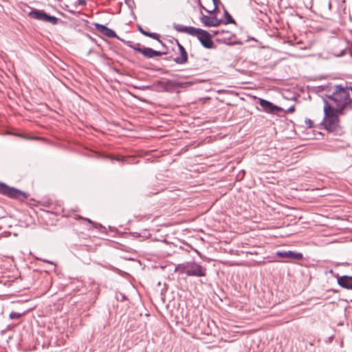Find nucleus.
<instances>
[{
  "instance_id": "1",
  "label": "nucleus",
  "mask_w": 352,
  "mask_h": 352,
  "mask_svg": "<svg viewBox=\"0 0 352 352\" xmlns=\"http://www.w3.org/2000/svg\"><path fill=\"white\" fill-rule=\"evenodd\" d=\"M333 104H330L327 100L324 99V118L322 124L324 128L331 133H337L339 131L340 119L339 116H342L347 111L342 107L340 102L332 101Z\"/></svg>"
},
{
  "instance_id": "2",
  "label": "nucleus",
  "mask_w": 352,
  "mask_h": 352,
  "mask_svg": "<svg viewBox=\"0 0 352 352\" xmlns=\"http://www.w3.org/2000/svg\"><path fill=\"white\" fill-rule=\"evenodd\" d=\"M328 98L331 101L340 102L342 109L344 108L347 111L352 110V98H350L348 86L336 85L332 94Z\"/></svg>"
},
{
  "instance_id": "3",
  "label": "nucleus",
  "mask_w": 352,
  "mask_h": 352,
  "mask_svg": "<svg viewBox=\"0 0 352 352\" xmlns=\"http://www.w3.org/2000/svg\"><path fill=\"white\" fill-rule=\"evenodd\" d=\"M175 272L186 274L188 276L204 277L206 275V269L195 261L177 265L175 267Z\"/></svg>"
},
{
  "instance_id": "4",
  "label": "nucleus",
  "mask_w": 352,
  "mask_h": 352,
  "mask_svg": "<svg viewBox=\"0 0 352 352\" xmlns=\"http://www.w3.org/2000/svg\"><path fill=\"white\" fill-rule=\"evenodd\" d=\"M0 194L12 199H25L28 197V195L25 192L2 182L0 183Z\"/></svg>"
},
{
  "instance_id": "5",
  "label": "nucleus",
  "mask_w": 352,
  "mask_h": 352,
  "mask_svg": "<svg viewBox=\"0 0 352 352\" xmlns=\"http://www.w3.org/2000/svg\"><path fill=\"white\" fill-rule=\"evenodd\" d=\"M0 194L12 199H25L28 197V195L25 192L2 182L0 183Z\"/></svg>"
},
{
  "instance_id": "6",
  "label": "nucleus",
  "mask_w": 352,
  "mask_h": 352,
  "mask_svg": "<svg viewBox=\"0 0 352 352\" xmlns=\"http://www.w3.org/2000/svg\"><path fill=\"white\" fill-rule=\"evenodd\" d=\"M195 30L192 36H196L205 48L212 49L214 47L212 35L209 32L206 30L196 28H195Z\"/></svg>"
},
{
  "instance_id": "7",
  "label": "nucleus",
  "mask_w": 352,
  "mask_h": 352,
  "mask_svg": "<svg viewBox=\"0 0 352 352\" xmlns=\"http://www.w3.org/2000/svg\"><path fill=\"white\" fill-rule=\"evenodd\" d=\"M160 86L165 91L173 92L177 88H183L186 86L191 85L190 82H177L175 80H167L160 82Z\"/></svg>"
},
{
  "instance_id": "8",
  "label": "nucleus",
  "mask_w": 352,
  "mask_h": 352,
  "mask_svg": "<svg viewBox=\"0 0 352 352\" xmlns=\"http://www.w3.org/2000/svg\"><path fill=\"white\" fill-rule=\"evenodd\" d=\"M259 104L263 108V110L268 113L276 114L279 112L283 111V109L276 105H274L271 102L265 99H259Z\"/></svg>"
},
{
  "instance_id": "9",
  "label": "nucleus",
  "mask_w": 352,
  "mask_h": 352,
  "mask_svg": "<svg viewBox=\"0 0 352 352\" xmlns=\"http://www.w3.org/2000/svg\"><path fill=\"white\" fill-rule=\"evenodd\" d=\"M134 50L142 54L144 56L148 58H151L155 56H160L162 54H166V52H160L154 50L152 48L150 47H133Z\"/></svg>"
},
{
  "instance_id": "10",
  "label": "nucleus",
  "mask_w": 352,
  "mask_h": 352,
  "mask_svg": "<svg viewBox=\"0 0 352 352\" xmlns=\"http://www.w3.org/2000/svg\"><path fill=\"white\" fill-rule=\"evenodd\" d=\"M234 37H235V34L234 33L228 30H222L221 36L217 38V41L219 43H226L228 45H241L242 43L239 41L228 42V41H230Z\"/></svg>"
},
{
  "instance_id": "11",
  "label": "nucleus",
  "mask_w": 352,
  "mask_h": 352,
  "mask_svg": "<svg viewBox=\"0 0 352 352\" xmlns=\"http://www.w3.org/2000/svg\"><path fill=\"white\" fill-rule=\"evenodd\" d=\"M200 21L206 27H217L223 21L221 19H219L217 17H210L207 15H204L201 12Z\"/></svg>"
},
{
  "instance_id": "12",
  "label": "nucleus",
  "mask_w": 352,
  "mask_h": 352,
  "mask_svg": "<svg viewBox=\"0 0 352 352\" xmlns=\"http://www.w3.org/2000/svg\"><path fill=\"white\" fill-rule=\"evenodd\" d=\"M276 255L280 258H287L292 260H301L303 256L301 253L289 251H277Z\"/></svg>"
},
{
  "instance_id": "13",
  "label": "nucleus",
  "mask_w": 352,
  "mask_h": 352,
  "mask_svg": "<svg viewBox=\"0 0 352 352\" xmlns=\"http://www.w3.org/2000/svg\"><path fill=\"white\" fill-rule=\"evenodd\" d=\"M177 44L179 47L180 52V56H177L174 58V61L177 64H184L188 61V54L182 45H181L177 41Z\"/></svg>"
},
{
  "instance_id": "14",
  "label": "nucleus",
  "mask_w": 352,
  "mask_h": 352,
  "mask_svg": "<svg viewBox=\"0 0 352 352\" xmlns=\"http://www.w3.org/2000/svg\"><path fill=\"white\" fill-rule=\"evenodd\" d=\"M95 27L98 32L105 35L106 36H108L109 38H114L117 36L116 32L113 30L107 28L104 25L96 23Z\"/></svg>"
},
{
  "instance_id": "15",
  "label": "nucleus",
  "mask_w": 352,
  "mask_h": 352,
  "mask_svg": "<svg viewBox=\"0 0 352 352\" xmlns=\"http://www.w3.org/2000/svg\"><path fill=\"white\" fill-rule=\"evenodd\" d=\"M338 285L346 289H352V276H342L338 278Z\"/></svg>"
},
{
  "instance_id": "16",
  "label": "nucleus",
  "mask_w": 352,
  "mask_h": 352,
  "mask_svg": "<svg viewBox=\"0 0 352 352\" xmlns=\"http://www.w3.org/2000/svg\"><path fill=\"white\" fill-rule=\"evenodd\" d=\"M173 28L179 32H184L191 36L193 34V32L195 31L194 27L183 26L182 25L177 23L173 24Z\"/></svg>"
},
{
  "instance_id": "17",
  "label": "nucleus",
  "mask_w": 352,
  "mask_h": 352,
  "mask_svg": "<svg viewBox=\"0 0 352 352\" xmlns=\"http://www.w3.org/2000/svg\"><path fill=\"white\" fill-rule=\"evenodd\" d=\"M46 12L43 10L34 9L29 13V16L33 19L44 21Z\"/></svg>"
},
{
  "instance_id": "18",
  "label": "nucleus",
  "mask_w": 352,
  "mask_h": 352,
  "mask_svg": "<svg viewBox=\"0 0 352 352\" xmlns=\"http://www.w3.org/2000/svg\"><path fill=\"white\" fill-rule=\"evenodd\" d=\"M224 16L226 18V21L224 22L225 24L236 23L235 21L233 19L230 14L226 9H224Z\"/></svg>"
},
{
  "instance_id": "19",
  "label": "nucleus",
  "mask_w": 352,
  "mask_h": 352,
  "mask_svg": "<svg viewBox=\"0 0 352 352\" xmlns=\"http://www.w3.org/2000/svg\"><path fill=\"white\" fill-rule=\"evenodd\" d=\"M58 21V19L56 17H55L54 16L49 15L46 13V15L45 17V21H44L45 22H49L53 25H56V24H57Z\"/></svg>"
},
{
  "instance_id": "20",
  "label": "nucleus",
  "mask_w": 352,
  "mask_h": 352,
  "mask_svg": "<svg viewBox=\"0 0 352 352\" xmlns=\"http://www.w3.org/2000/svg\"><path fill=\"white\" fill-rule=\"evenodd\" d=\"M146 36L152 38L155 40H157L159 43H160L162 45H164L162 41L160 39V34L155 33V32H148L146 34Z\"/></svg>"
},
{
  "instance_id": "21",
  "label": "nucleus",
  "mask_w": 352,
  "mask_h": 352,
  "mask_svg": "<svg viewBox=\"0 0 352 352\" xmlns=\"http://www.w3.org/2000/svg\"><path fill=\"white\" fill-rule=\"evenodd\" d=\"M21 316H22V314L12 311L10 314V318L12 320L19 319V318H21Z\"/></svg>"
},
{
  "instance_id": "22",
  "label": "nucleus",
  "mask_w": 352,
  "mask_h": 352,
  "mask_svg": "<svg viewBox=\"0 0 352 352\" xmlns=\"http://www.w3.org/2000/svg\"><path fill=\"white\" fill-rule=\"evenodd\" d=\"M206 12H207L209 14H216V12L218 11V7L216 5V6H214V9L212 10H207L205 7L204 8H203Z\"/></svg>"
},
{
  "instance_id": "23",
  "label": "nucleus",
  "mask_w": 352,
  "mask_h": 352,
  "mask_svg": "<svg viewBox=\"0 0 352 352\" xmlns=\"http://www.w3.org/2000/svg\"><path fill=\"white\" fill-rule=\"evenodd\" d=\"M286 113H293L295 111V106L292 105L289 107L287 110L284 111Z\"/></svg>"
},
{
  "instance_id": "24",
  "label": "nucleus",
  "mask_w": 352,
  "mask_h": 352,
  "mask_svg": "<svg viewBox=\"0 0 352 352\" xmlns=\"http://www.w3.org/2000/svg\"><path fill=\"white\" fill-rule=\"evenodd\" d=\"M305 124L307 126L308 128H312L314 126V122L310 119H306L305 120Z\"/></svg>"
},
{
  "instance_id": "25",
  "label": "nucleus",
  "mask_w": 352,
  "mask_h": 352,
  "mask_svg": "<svg viewBox=\"0 0 352 352\" xmlns=\"http://www.w3.org/2000/svg\"><path fill=\"white\" fill-rule=\"evenodd\" d=\"M138 30L144 36H146V34L148 33L147 31L144 30L140 25L138 26Z\"/></svg>"
},
{
  "instance_id": "26",
  "label": "nucleus",
  "mask_w": 352,
  "mask_h": 352,
  "mask_svg": "<svg viewBox=\"0 0 352 352\" xmlns=\"http://www.w3.org/2000/svg\"><path fill=\"white\" fill-rule=\"evenodd\" d=\"M37 259H38V260H40V261H42L43 262H45V263H50V264H51V265H55V266H56V264H55L54 262L50 261H48V260H47V259L38 258H37Z\"/></svg>"
},
{
  "instance_id": "27",
  "label": "nucleus",
  "mask_w": 352,
  "mask_h": 352,
  "mask_svg": "<svg viewBox=\"0 0 352 352\" xmlns=\"http://www.w3.org/2000/svg\"><path fill=\"white\" fill-rule=\"evenodd\" d=\"M76 4H78L80 6H85V5H86V1L85 0H78L76 2Z\"/></svg>"
},
{
  "instance_id": "28",
  "label": "nucleus",
  "mask_w": 352,
  "mask_h": 352,
  "mask_svg": "<svg viewBox=\"0 0 352 352\" xmlns=\"http://www.w3.org/2000/svg\"><path fill=\"white\" fill-rule=\"evenodd\" d=\"M212 34L214 35H218L219 37H220L221 34V30L212 31Z\"/></svg>"
},
{
  "instance_id": "29",
  "label": "nucleus",
  "mask_w": 352,
  "mask_h": 352,
  "mask_svg": "<svg viewBox=\"0 0 352 352\" xmlns=\"http://www.w3.org/2000/svg\"><path fill=\"white\" fill-rule=\"evenodd\" d=\"M197 1L201 8H204V6L202 5L201 0H197Z\"/></svg>"
},
{
  "instance_id": "30",
  "label": "nucleus",
  "mask_w": 352,
  "mask_h": 352,
  "mask_svg": "<svg viewBox=\"0 0 352 352\" xmlns=\"http://www.w3.org/2000/svg\"><path fill=\"white\" fill-rule=\"evenodd\" d=\"M212 2H213V4L214 6H216V5L218 6V3H219V0H212Z\"/></svg>"
},
{
  "instance_id": "31",
  "label": "nucleus",
  "mask_w": 352,
  "mask_h": 352,
  "mask_svg": "<svg viewBox=\"0 0 352 352\" xmlns=\"http://www.w3.org/2000/svg\"><path fill=\"white\" fill-rule=\"evenodd\" d=\"M85 219L87 220L89 223H93V222L90 219Z\"/></svg>"
},
{
  "instance_id": "32",
  "label": "nucleus",
  "mask_w": 352,
  "mask_h": 352,
  "mask_svg": "<svg viewBox=\"0 0 352 352\" xmlns=\"http://www.w3.org/2000/svg\"><path fill=\"white\" fill-rule=\"evenodd\" d=\"M115 160H117V161H120V159H118V158H115Z\"/></svg>"
}]
</instances>
